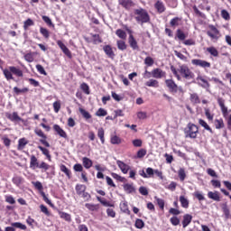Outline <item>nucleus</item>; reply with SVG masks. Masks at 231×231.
Here are the masks:
<instances>
[{
    "mask_svg": "<svg viewBox=\"0 0 231 231\" xmlns=\"http://www.w3.org/2000/svg\"><path fill=\"white\" fill-rule=\"evenodd\" d=\"M220 15H221L222 19H224V21H230V13H228V11H226V9H222Z\"/></svg>",
    "mask_w": 231,
    "mask_h": 231,
    "instance_id": "obj_51",
    "label": "nucleus"
},
{
    "mask_svg": "<svg viewBox=\"0 0 231 231\" xmlns=\"http://www.w3.org/2000/svg\"><path fill=\"white\" fill-rule=\"evenodd\" d=\"M96 116H107V111L104 108H99L96 112Z\"/></svg>",
    "mask_w": 231,
    "mask_h": 231,
    "instance_id": "obj_62",
    "label": "nucleus"
},
{
    "mask_svg": "<svg viewBox=\"0 0 231 231\" xmlns=\"http://www.w3.org/2000/svg\"><path fill=\"white\" fill-rule=\"evenodd\" d=\"M145 86L148 88H160V82L156 79H150L149 81L145 82Z\"/></svg>",
    "mask_w": 231,
    "mask_h": 231,
    "instance_id": "obj_42",
    "label": "nucleus"
},
{
    "mask_svg": "<svg viewBox=\"0 0 231 231\" xmlns=\"http://www.w3.org/2000/svg\"><path fill=\"white\" fill-rule=\"evenodd\" d=\"M179 201L182 207V208H189V199H187L185 196L181 195L179 199Z\"/></svg>",
    "mask_w": 231,
    "mask_h": 231,
    "instance_id": "obj_35",
    "label": "nucleus"
},
{
    "mask_svg": "<svg viewBox=\"0 0 231 231\" xmlns=\"http://www.w3.org/2000/svg\"><path fill=\"white\" fill-rule=\"evenodd\" d=\"M12 228H19L20 230H26V225L21 223V222H13L11 223Z\"/></svg>",
    "mask_w": 231,
    "mask_h": 231,
    "instance_id": "obj_44",
    "label": "nucleus"
},
{
    "mask_svg": "<svg viewBox=\"0 0 231 231\" xmlns=\"http://www.w3.org/2000/svg\"><path fill=\"white\" fill-rule=\"evenodd\" d=\"M13 91L14 95H22L24 93H28V91H30V88H19L18 87H14L13 88Z\"/></svg>",
    "mask_w": 231,
    "mask_h": 231,
    "instance_id": "obj_38",
    "label": "nucleus"
},
{
    "mask_svg": "<svg viewBox=\"0 0 231 231\" xmlns=\"http://www.w3.org/2000/svg\"><path fill=\"white\" fill-rule=\"evenodd\" d=\"M171 71L173 73L174 77H176L177 80H181V78L185 79V80H192L196 77L194 72H192L187 65H180L179 69H176V67L171 65Z\"/></svg>",
    "mask_w": 231,
    "mask_h": 231,
    "instance_id": "obj_1",
    "label": "nucleus"
},
{
    "mask_svg": "<svg viewBox=\"0 0 231 231\" xmlns=\"http://www.w3.org/2000/svg\"><path fill=\"white\" fill-rule=\"evenodd\" d=\"M26 145H28V141L26 138H20L18 140L17 151H23Z\"/></svg>",
    "mask_w": 231,
    "mask_h": 231,
    "instance_id": "obj_29",
    "label": "nucleus"
},
{
    "mask_svg": "<svg viewBox=\"0 0 231 231\" xmlns=\"http://www.w3.org/2000/svg\"><path fill=\"white\" fill-rule=\"evenodd\" d=\"M79 111L80 115L85 118V120H89L91 118V114L89 112L86 111V109L79 107Z\"/></svg>",
    "mask_w": 231,
    "mask_h": 231,
    "instance_id": "obj_47",
    "label": "nucleus"
},
{
    "mask_svg": "<svg viewBox=\"0 0 231 231\" xmlns=\"http://www.w3.org/2000/svg\"><path fill=\"white\" fill-rule=\"evenodd\" d=\"M97 136L100 139L101 143L104 145V143H106V137H105L104 128H99L97 130Z\"/></svg>",
    "mask_w": 231,
    "mask_h": 231,
    "instance_id": "obj_46",
    "label": "nucleus"
},
{
    "mask_svg": "<svg viewBox=\"0 0 231 231\" xmlns=\"http://www.w3.org/2000/svg\"><path fill=\"white\" fill-rule=\"evenodd\" d=\"M145 74L148 75V79L151 77V75L153 77V79H163V77L167 75V73L160 68L153 69L152 72L145 70Z\"/></svg>",
    "mask_w": 231,
    "mask_h": 231,
    "instance_id": "obj_9",
    "label": "nucleus"
},
{
    "mask_svg": "<svg viewBox=\"0 0 231 231\" xmlns=\"http://www.w3.org/2000/svg\"><path fill=\"white\" fill-rule=\"evenodd\" d=\"M197 81L199 82V86L204 89H208V88H210V83H208V81L205 79V78H203L201 75L197 77Z\"/></svg>",
    "mask_w": 231,
    "mask_h": 231,
    "instance_id": "obj_18",
    "label": "nucleus"
},
{
    "mask_svg": "<svg viewBox=\"0 0 231 231\" xmlns=\"http://www.w3.org/2000/svg\"><path fill=\"white\" fill-rule=\"evenodd\" d=\"M134 15L136 23H141V24H145L151 22V16L147 10L140 7L134 10Z\"/></svg>",
    "mask_w": 231,
    "mask_h": 231,
    "instance_id": "obj_3",
    "label": "nucleus"
},
{
    "mask_svg": "<svg viewBox=\"0 0 231 231\" xmlns=\"http://www.w3.org/2000/svg\"><path fill=\"white\" fill-rule=\"evenodd\" d=\"M124 190L127 192V194H133L134 192V187L132 184H125Z\"/></svg>",
    "mask_w": 231,
    "mask_h": 231,
    "instance_id": "obj_52",
    "label": "nucleus"
},
{
    "mask_svg": "<svg viewBox=\"0 0 231 231\" xmlns=\"http://www.w3.org/2000/svg\"><path fill=\"white\" fill-rule=\"evenodd\" d=\"M178 176L180 181H185V178H187V173L185 172V169L180 168V170L178 171Z\"/></svg>",
    "mask_w": 231,
    "mask_h": 231,
    "instance_id": "obj_50",
    "label": "nucleus"
},
{
    "mask_svg": "<svg viewBox=\"0 0 231 231\" xmlns=\"http://www.w3.org/2000/svg\"><path fill=\"white\" fill-rule=\"evenodd\" d=\"M85 207L90 212H98V210H100V205L99 204L86 203Z\"/></svg>",
    "mask_w": 231,
    "mask_h": 231,
    "instance_id": "obj_24",
    "label": "nucleus"
},
{
    "mask_svg": "<svg viewBox=\"0 0 231 231\" xmlns=\"http://www.w3.org/2000/svg\"><path fill=\"white\" fill-rule=\"evenodd\" d=\"M40 210H41V212H42V214L46 215L47 217H50V216H51V213L50 212L48 208L46 206H44V204L40 205Z\"/></svg>",
    "mask_w": 231,
    "mask_h": 231,
    "instance_id": "obj_54",
    "label": "nucleus"
},
{
    "mask_svg": "<svg viewBox=\"0 0 231 231\" xmlns=\"http://www.w3.org/2000/svg\"><path fill=\"white\" fill-rule=\"evenodd\" d=\"M181 23V18L180 17H174L170 21V25L171 28H176V26H180Z\"/></svg>",
    "mask_w": 231,
    "mask_h": 231,
    "instance_id": "obj_39",
    "label": "nucleus"
},
{
    "mask_svg": "<svg viewBox=\"0 0 231 231\" xmlns=\"http://www.w3.org/2000/svg\"><path fill=\"white\" fill-rule=\"evenodd\" d=\"M217 104L221 109L222 116H224L226 122L227 129L231 131V114H228V107L225 106V99L219 97L217 99Z\"/></svg>",
    "mask_w": 231,
    "mask_h": 231,
    "instance_id": "obj_4",
    "label": "nucleus"
},
{
    "mask_svg": "<svg viewBox=\"0 0 231 231\" xmlns=\"http://www.w3.org/2000/svg\"><path fill=\"white\" fill-rule=\"evenodd\" d=\"M166 88H168L170 93H178L179 91H183L181 87H179L173 79H166L165 80Z\"/></svg>",
    "mask_w": 231,
    "mask_h": 231,
    "instance_id": "obj_8",
    "label": "nucleus"
},
{
    "mask_svg": "<svg viewBox=\"0 0 231 231\" xmlns=\"http://www.w3.org/2000/svg\"><path fill=\"white\" fill-rule=\"evenodd\" d=\"M206 51H208V53H209L211 55V57H219V51L214 46L208 47L206 49Z\"/></svg>",
    "mask_w": 231,
    "mask_h": 231,
    "instance_id": "obj_32",
    "label": "nucleus"
},
{
    "mask_svg": "<svg viewBox=\"0 0 231 231\" xmlns=\"http://www.w3.org/2000/svg\"><path fill=\"white\" fill-rule=\"evenodd\" d=\"M50 164L44 162L39 163V159H37L35 155H31L30 169H32V171H35V169H41L42 171L46 172V171H50Z\"/></svg>",
    "mask_w": 231,
    "mask_h": 231,
    "instance_id": "obj_5",
    "label": "nucleus"
},
{
    "mask_svg": "<svg viewBox=\"0 0 231 231\" xmlns=\"http://www.w3.org/2000/svg\"><path fill=\"white\" fill-rule=\"evenodd\" d=\"M135 228H138L139 230H142V228H143V226H145V222H143V220L137 218L135 220V224H134Z\"/></svg>",
    "mask_w": 231,
    "mask_h": 231,
    "instance_id": "obj_57",
    "label": "nucleus"
},
{
    "mask_svg": "<svg viewBox=\"0 0 231 231\" xmlns=\"http://www.w3.org/2000/svg\"><path fill=\"white\" fill-rule=\"evenodd\" d=\"M120 6L125 8V10H131L134 6V2L133 0H118Z\"/></svg>",
    "mask_w": 231,
    "mask_h": 231,
    "instance_id": "obj_17",
    "label": "nucleus"
},
{
    "mask_svg": "<svg viewBox=\"0 0 231 231\" xmlns=\"http://www.w3.org/2000/svg\"><path fill=\"white\" fill-rule=\"evenodd\" d=\"M5 116L11 122H23V118L19 116V114L17 112H13L12 114L5 113Z\"/></svg>",
    "mask_w": 231,
    "mask_h": 231,
    "instance_id": "obj_15",
    "label": "nucleus"
},
{
    "mask_svg": "<svg viewBox=\"0 0 231 231\" xmlns=\"http://www.w3.org/2000/svg\"><path fill=\"white\" fill-rule=\"evenodd\" d=\"M120 210L124 212V214H131V211L129 210V205L127 204V201H123L119 205Z\"/></svg>",
    "mask_w": 231,
    "mask_h": 231,
    "instance_id": "obj_36",
    "label": "nucleus"
},
{
    "mask_svg": "<svg viewBox=\"0 0 231 231\" xmlns=\"http://www.w3.org/2000/svg\"><path fill=\"white\" fill-rule=\"evenodd\" d=\"M53 110L54 113H59V111H60V101H55L53 104Z\"/></svg>",
    "mask_w": 231,
    "mask_h": 231,
    "instance_id": "obj_64",
    "label": "nucleus"
},
{
    "mask_svg": "<svg viewBox=\"0 0 231 231\" xmlns=\"http://www.w3.org/2000/svg\"><path fill=\"white\" fill-rule=\"evenodd\" d=\"M57 44H58L59 48H60V50L63 51V53L67 57H69V59H71V51H69V49H68V47L64 44V42H62V41H60V40H58Z\"/></svg>",
    "mask_w": 231,
    "mask_h": 231,
    "instance_id": "obj_16",
    "label": "nucleus"
},
{
    "mask_svg": "<svg viewBox=\"0 0 231 231\" xmlns=\"http://www.w3.org/2000/svg\"><path fill=\"white\" fill-rule=\"evenodd\" d=\"M97 201H99V203H101V205H103V207H115V204L107 201V200H104L102 199L101 197H97Z\"/></svg>",
    "mask_w": 231,
    "mask_h": 231,
    "instance_id": "obj_49",
    "label": "nucleus"
},
{
    "mask_svg": "<svg viewBox=\"0 0 231 231\" xmlns=\"http://www.w3.org/2000/svg\"><path fill=\"white\" fill-rule=\"evenodd\" d=\"M208 198H209V199H213V201H221V197L219 196L218 191H215V192L208 191Z\"/></svg>",
    "mask_w": 231,
    "mask_h": 231,
    "instance_id": "obj_28",
    "label": "nucleus"
},
{
    "mask_svg": "<svg viewBox=\"0 0 231 231\" xmlns=\"http://www.w3.org/2000/svg\"><path fill=\"white\" fill-rule=\"evenodd\" d=\"M199 125H201V127H204V129H206V131H208L209 133H214V131H212V128L210 127V125H208V124L206 123L205 120L203 119H199Z\"/></svg>",
    "mask_w": 231,
    "mask_h": 231,
    "instance_id": "obj_43",
    "label": "nucleus"
},
{
    "mask_svg": "<svg viewBox=\"0 0 231 231\" xmlns=\"http://www.w3.org/2000/svg\"><path fill=\"white\" fill-rule=\"evenodd\" d=\"M175 37L177 39H179V41L183 42V41H185V39H187V37H189V32H185L181 29H177L176 33H175Z\"/></svg>",
    "mask_w": 231,
    "mask_h": 231,
    "instance_id": "obj_22",
    "label": "nucleus"
},
{
    "mask_svg": "<svg viewBox=\"0 0 231 231\" xmlns=\"http://www.w3.org/2000/svg\"><path fill=\"white\" fill-rule=\"evenodd\" d=\"M82 163L85 169H91V167H93V161L88 157L82 158Z\"/></svg>",
    "mask_w": 231,
    "mask_h": 231,
    "instance_id": "obj_31",
    "label": "nucleus"
},
{
    "mask_svg": "<svg viewBox=\"0 0 231 231\" xmlns=\"http://www.w3.org/2000/svg\"><path fill=\"white\" fill-rule=\"evenodd\" d=\"M199 133V127L195 124L189 123L187 128L184 131L186 138L196 139L198 138V134Z\"/></svg>",
    "mask_w": 231,
    "mask_h": 231,
    "instance_id": "obj_6",
    "label": "nucleus"
},
{
    "mask_svg": "<svg viewBox=\"0 0 231 231\" xmlns=\"http://www.w3.org/2000/svg\"><path fill=\"white\" fill-rule=\"evenodd\" d=\"M110 143L112 145H120V143H122V138L117 135H112L110 138Z\"/></svg>",
    "mask_w": 231,
    "mask_h": 231,
    "instance_id": "obj_45",
    "label": "nucleus"
},
{
    "mask_svg": "<svg viewBox=\"0 0 231 231\" xmlns=\"http://www.w3.org/2000/svg\"><path fill=\"white\" fill-rule=\"evenodd\" d=\"M154 174H156V176L158 178H160V180H163V172H162L159 170H154L151 167L146 169V176L147 178H154Z\"/></svg>",
    "mask_w": 231,
    "mask_h": 231,
    "instance_id": "obj_11",
    "label": "nucleus"
},
{
    "mask_svg": "<svg viewBox=\"0 0 231 231\" xmlns=\"http://www.w3.org/2000/svg\"><path fill=\"white\" fill-rule=\"evenodd\" d=\"M53 131H55V133L59 134L60 138H64L65 140L68 138V134L66 133V131H64V129L60 127V125H54Z\"/></svg>",
    "mask_w": 231,
    "mask_h": 231,
    "instance_id": "obj_19",
    "label": "nucleus"
},
{
    "mask_svg": "<svg viewBox=\"0 0 231 231\" xmlns=\"http://www.w3.org/2000/svg\"><path fill=\"white\" fill-rule=\"evenodd\" d=\"M12 182L16 187H21L24 183V178H23L19 175H15L14 177H13Z\"/></svg>",
    "mask_w": 231,
    "mask_h": 231,
    "instance_id": "obj_23",
    "label": "nucleus"
},
{
    "mask_svg": "<svg viewBox=\"0 0 231 231\" xmlns=\"http://www.w3.org/2000/svg\"><path fill=\"white\" fill-rule=\"evenodd\" d=\"M38 149L42 152V154H43V156H46L49 162H51V154H50V150H48V148L38 146Z\"/></svg>",
    "mask_w": 231,
    "mask_h": 231,
    "instance_id": "obj_30",
    "label": "nucleus"
},
{
    "mask_svg": "<svg viewBox=\"0 0 231 231\" xmlns=\"http://www.w3.org/2000/svg\"><path fill=\"white\" fill-rule=\"evenodd\" d=\"M86 189H88V187H86V185L77 184L76 187H75L76 194H78V196H82V194L84 193Z\"/></svg>",
    "mask_w": 231,
    "mask_h": 231,
    "instance_id": "obj_33",
    "label": "nucleus"
},
{
    "mask_svg": "<svg viewBox=\"0 0 231 231\" xmlns=\"http://www.w3.org/2000/svg\"><path fill=\"white\" fill-rule=\"evenodd\" d=\"M116 35L119 38L122 39L123 41H125V39H127V33L125 32V31L122 30V29H117L116 31Z\"/></svg>",
    "mask_w": 231,
    "mask_h": 231,
    "instance_id": "obj_40",
    "label": "nucleus"
},
{
    "mask_svg": "<svg viewBox=\"0 0 231 231\" xmlns=\"http://www.w3.org/2000/svg\"><path fill=\"white\" fill-rule=\"evenodd\" d=\"M127 33H129L128 37V44L132 50H140V46H138V42L134 38V35H133V31L131 29L126 31Z\"/></svg>",
    "mask_w": 231,
    "mask_h": 231,
    "instance_id": "obj_10",
    "label": "nucleus"
},
{
    "mask_svg": "<svg viewBox=\"0 0 231 231\" xmlns=\"http://www.w3.org/2000/svg\"><path fill=\"white\" fill-rule=\"evenodd\" d=\"M80 89H82V91L85 93V95H89V85H88L87 83H82L80 85Z\"/></svg>",
    "mask_w": 231,
    "mask_h": 231,
    "instance_id": "obj_60",
    "label": "nucleus"
},
{
    "mask_svg": "<svg viewBox=\"0 0 231 231\" xmlns=\"http://www.w3.org/2000/svg\"><path fill=\"white\" fill-rule=\"evenodd\" d=\"M35 134H37V136H40V142L42 143V145H44V147H50V143H48V141H46V139L48 138L46 136V134H44V132H42V130L36 128L34 130Z\"/></svg>",
    "mask_w": 231,
    "mask_h": 231,
    "instance_id": "obj_12",
    "label": "nucleus"
},
{
    "mask_svg": "<svg viewBox=\"0 0 231 231\" xmlns=\"http://www.w3.org/2000/svg\"><path fill=\"white\" fill-rule=\"evenodd\" d=\"M154 199L161 210H165V200L158 197H154Z\"/></svg>",
    "mask_w": 231,
    "mask_h": 231,
    "instance_id": "obj_48",
    "label": "nucleus"
},
{
    "mask_svg": "<svg viewBox=\"0 0 231 231\" xmlns=\"http://www.w3.org/2000/svg\"><path fill=\"white\" fill-rule=\"evenodd\" d=\"M192 223V215L190 214H185L183 216V219H182V226L183 228H187V226Z\"/></svg>",
    "mask_w": 231,
    "mask_h": 231,
    "instance_id": "obj_27",
    "label": "nucleus"
},
{
    "mask_svg": "<svg viewBox=\"0 0 231 231\" xmlns=\"http://www.w3.org/2000/svg\"><path fill=\"white\" fill-rule=\"evenodd\" d=\"M189 100L191 102V104H201V100L199 99V96L198 95V93H192L189 96Z\"/></svg>",
    "mask_w": 231,
    "mask_h": 231,
    "instance_id": "obj_34",
    "label": "nucleus"
},
{
    "mask_svg": "<svg viewBox=\"0 0 231 231\" xmlns=\"http://www.w3.org/2000/svg\"><path fill=\"white\" fill-rule=\"evenodd\" d=\"M204 111H205V116L207 117V119L209 122H212L214 120V114H211L210 109L208 108H205Z\"/></svg>",
    "mask_w": 231,
    "mask_h": 231,
    "instance_id": "obj_58",
    "label": "nucleus"
},
{
    "mask_svg": "<svg viewBox=\"0 0 231 231\" xmlns=\"http://www.w3.org/2000/svg\"><path fill=\"white\" fill-rule=\"evenodd\" d=\"M214 126L217 130L225 129V121L223 120V118L215 119Z\"/></svg>",
    "mask_w": 231,
    "mask_h": 231,
    "instance_id": "obj_26",
    "label": "nucleus"
},
{
    "mask_svg": "<svg viewBox=\"0 0 231 231\" xmlns=\"http://www.w3.org/2000/svg\"><path fill=\"white\" fill-rule=\"evenodd\" d=\"M221 208L225 217L228 219V217H230V209L228 208V204H226V202L221 204Z\"/></svg>",
    "mask_w": 231,
    "mask_h": 231,
    "instance_id": "obj_37",
    "label": "nucleus"
},
{
    "mask_svg": "<svg viewBox=\"0 0 231 231\" xmlns=\"http://www.w3.org/2000/svg\"><path fill=\"white\" fill-rule=\"evenodd\" d=\"M33 24H35L33 20H32V18H28L23 22V30H28V28H30V26H33Z\"/></svg>",
    "mask_w": 231,
    "mask_h": 231,
    "instance_id": "obj_53",
    "label": "nucleus"
},
{
    "mask_svg": "<svg viewBox=\"0 0 231 231\" xmlns=\"http://www.w3.org/2000/svg\"><path fill=\"white\" fill-rule=\"evenodd\" d=\"M193 196L199 201H205V196L199 191H195Z\"/></svg>",
    "mask_w": 231,
    "mask_h": 231,
    "instance_id": "obj_61",
    "label": "nucleus"
},
{
    "mask_svg": "<svg viewBox=\"0 0 231 231\" xmlns=\"http://www.w3.org/2000/svg\"><path fill=\"white\" fill-rule=\"evenodd\" d=\"M58 214L60 217V219H63L64 221H67V223H71V215L69 213H66L64 211H58Z\"/></svg>",
    "mask_w": 231,
    "mask_h": 231,
    "instance_id": "obj_25",
    "label": "nucleus"
},
{
    "mask_svg": "<svg viewBox=\"0 0 231 231\" xmlns=\"http://www.w3.org/2000/svg\"><path fill=\"white\" fill-rule=\"evenodd\" d=\"M191 64H193V66H199V68H204V69L207 68H210L211 66L210 62L198 59L191 60Z\"/></svg>",
    "mask_w": 231,
    "mask_h": 231,
    "instance_id": "obj_13",
    "label": "nucleus"
},
{
    "mask_svg": "<svg viewBox=\"0 0 231 231\" xmlns=\"http://www.w3.org/2000/svg\"><path fill=\"white\" fill-rule=\"evenodd\" d=\"M60 170L61 171V172H64V174H66V176L69 178V180H71V171L69 169H68V167H66V165L61 164L60 166Z\"/></svg>",
    "mask_w": 231,
    "mask_h": 231,
    "instance_id": "obj_41",
    "label": "nucleus"
},
{
    "mask_svg": "<svg viewBox=\"0 0 231 231\" xmlns=\"http://www.w3.org/2000/svg\"><path fill=\"white\" fill-rule=\"evenodd\" d=\"M3 74L6 80L8 81L14 80V82H17V80H15V78H14V77H18V79L24 77V73L23 72V69L15 66H10L8 67V69H4Z\"/></svg>",
    "mask_w": 231,
    "mask_h": 231,
    "instance_id": "obj_2",
    "label": "nucleus"
},
{
    "mask_svg": "<svg viewBox=\"0 0 231 231\" xmlns=\"http://www.w3.org/2000/svg\"><path fill=\"white\" fill-rule=\"evenodd\" d=\"M118 50H121V51H124L125 50H127V44L122 40H119L116 42Z\"/></svg>",
    "mask_w": 231,
    "mask_h": 231,
    "instance_id": "obj_56",
    "label": "nucleus"
},
{
    "mask_svg": "<svg viewBox=\"0 0 231 231\" xmlns=\"http://www.w3.org/2000/svg\"><path fill=\"white\" fill-rule=\"evenodd\" d=\"M170 223H171L173 226H178V225H180V218H178V217H171L170 218Z\"/></svg>",
    "mask_w": 231,
    "mask_h": 231,
    "instance_id": "obj_63",
    "label": "nucleus"
},
{
    "mask_svg": "<svg viewBox=\"0 0 231 231\" xmlns=\"http://www.w3.org/2000/svg\"><path fill=\"white\" fill-rule=\"evenodd\" d=\"M111 95H112V98H114L116 102H121V100H124V97L116 94V92L115 91H112Z\"/></svg>",
    "mask_w": 231,
    "mask_h": 231,
    "instance_id": "obj_59",
    "label": "nucleus"
},
{
    "mask_svg": "<svg viewBox=\"0 0 231 231\" xmlns=\"http://www.w3.org/2000/svg\"><path fill=\"white\" fill-rule=\"evenodd\" d=\"M116 165L117 167H119L123 174H127V172H129V171L131 170V166H129V164H126L125 162L120 160L116 161Z\"/></svg>",
    "mask_w": 231,
    "mask_h": 231,
    "instance_id": "obj_14",
    "label": "nucleus"
},
{
    "mask_svg": "<svg viewBox=\"0 0 231 231\" xmlns=\"http://www.w3.org/2000/svg\"><path fill=\"white\" fill-rule=\"evenodd\" d=\"M103 51L108 59H115V51H113V47H111V45H105Z\"/></svg>",
    "mask_w": 231,
    "mask_h": 231,
    "instance_id": "obj_21",
    "label": "nucleus"
},
{
    "mask_svg": "<svg viewBox=\"0 0 231 231\" xmlns=\"http://www.w3.org/2000/svg\"><path fill=\"white\" fill-rule=\"evenodd\" d=\"M154 8H155V10H157L158 14H163V12H165V10H167V8L165 7V4H163V2H162V0H158L154 4Z\"/></svg>",
    "mask_w": 231,
    "mask_h": 231,
    "instance_id": "obj_20",
    "label": "nucleus"
},
{
    "mask_svg": "<svg viewBox=\"0 0 231 231\" xmlns=\"http://www.w3.org/2000/svg\"><path fill=\"white\" fill-rule=\"evenodd\" d=\"M40 33L44 37V39H50V31L48 29L41 27Z\"/></svg>",
    "mask_w": 231,
    "mask_h": 231,
    "instance_id": "obj_55",
    "label": "nucleus"
},
{
    "mask_svg": "<svg viewBox=\"0 0 231 231\" xmlns=\"http://www.w3.org/2000/svg\"><path fill=\"white\" fill-rule=\"evenodd\" d=\"M207 35L209 36L212 41H219V39H221V32L214 24L208 26Z\"/></svg>",
    "mask_w": 231,
    "mask_h": 231,
    "instance_id": "obj_7",
    "label": "nucleus"
}]
</instances>
